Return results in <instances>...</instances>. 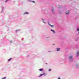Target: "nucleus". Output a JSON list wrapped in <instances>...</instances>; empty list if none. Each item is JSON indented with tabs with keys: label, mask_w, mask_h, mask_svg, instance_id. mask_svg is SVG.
Segmentation results:
<instances>
[{
	"label": "nucleus",
	"mask_w": 79,
	"mask_h": 79,
	"mask_svg": "<svg viewBox=\"0 0 79 79\" xmlns=\"http://www.w3.org/2000/svg\"><path fill=\"white\" fill-rule=\"evenodd\" d=\"M58 79H60V77H59Z\"/></svg>",
	"instance_id": "obj_20"
},
{
	"label": "nucleus",
	"mask_w": 79,
	"mask_h": 79,
	"mask_svg": "<svg viewBox=\"0 0 79 79\" xmlns=\"http://www.w3.org/2000/svg\"><path fill=\"white\" fill-rule=\"evenodd\" d=\"M53 11H54V10L53 9H52V11L53 12Z\"/></svg>",
	"instance_id": "obj_13"
},
{
	"label": "nucleus",
	"mask_w": 79,
	"mask_h": 79,
	"mask_svg": "<svg viewBox=\"0 0 79 79\" xmlns=\"http://www.w3.org/2000/svg\"><path fill=\"white\" fill-rule=\"evenodd\" d=\"M43 21L44 20V19H43ZM43 23H45V22H44V21H43Z\"/></svg>",
	"instance_id": "obj_16"
},
{
	"label": "nucleus",
	"mask_w": 79,
	"mask_h": 79,
	"mask_svg": "<svg viewBox=\"0 0 79 79\" xmlns=\"http://www.w3.org/2000/svg\"><path fill=\"white\" fill-rule=\"evenodd\" d=\"M61 6H59V8H61Z\"/></svg>",
	"instance_id": "obj_10"
},
{
	"label": "nucleus",
	"mask_w": 79,
	"mask_h": 79,
	"mask_svg": "<svg viewBox=\"0 0 79 79\" xmlns=\"http://www.w3.org/2000/svg\"><path fill=\"white\" fill-rule=\"evenodd\" d=\"M6 79V77H5L3 78H2V79Z\"/></svg>",
	"instance_id": "obj_12"
},
{
	"label": "nucleus",
	"mask_w": 79,
	"mask_h": 79,
	"mask_svg": "<svg viewBox=\"0 0 79 79\" xmlns=\"http://www.w3.org/2000/svg\"><path fill=\"white\" fill-rule=\"evenodd\" d=\"M31 2H33L34 3H35V2L34 1H31Z\"/></svg>",
	"instance_id": "obj_15"
},
{
	"label": "nucleus",
	"mask_w": 79,
	"mask_h": 79,
	"mask_svg": "<svg viewBox=\"0 0 79 79\" xmlns=\"http://www.w3.org/2000/svg\"><path fill=\"white\" fill-rule=\"evenodd\" d=\"M53 45H54V44H53Z\"/></svg>",
	"instance_id": "obj_22"
},
{
	"label": "nucleus",
	"mask_w": 79,
	"mask_h": 79,
	"mask_svg": "<svg viewBox=\"0 0 79 79\" xmlns=\"http://www.w3.org/2000/svg\"><path fill=\"white\" fill-rule=\"evenodd\" d=\"M57 51H60V48H57Z\"/></svg>",
	"instance_id": "obj_5"
},
{
	"label": "nucleus",
	"mask_w": 79,
	"mask_h": 79,
	"mask_svg": "<svg viewBox=\"0 0 79 79\" xmlns=\"http://www.w3.org/2000/svg\"><path fill=\"white\" fill-rule=\"evenodd\" d=\"M69 58L71 59V60H72L73 59V56H69Z\"/></svg>",
	"instance_id": "obj_3"
},
{
	"label": "nucleus",
	"mask_w": 79,
	"mask_h": 79,
	"mask_svg": "<svg viewBox=\"0 0 79 79\" xmlns=\"http://www.w3.org/2000/svg\"><path fill=\"white\" fill-rule=\"evenodd\" d=\"M51 31H52V32H53L54 33H55V31L52 29L51 30Z\"/></svg>",
	"instance_id": "obj_6"
},
{
	"label": "nucleus",
	"mask_w": 79,
	"mask_h": 79,
	"mask_svg": "<svg viewBox=\"0 0 79 79\" xmlns=\"http://www.w3.org/2000/svg\"><path fill=\"white\" fill-rule=\"evenodd\" d=\"M78 66H79L78 65H77V67H78Z\"/></svg>",
	"instance_id": "obj_18"
},
{
	"label": "nucleus",
	"mask_w": 79,
	"mask_h": 79,
	"mask_svg": "<svg viewBox=\"0 0 79 79\" xmlns=\"http://www.w3.org/2000/svg\"><path fill=\"white\" fill-rule=\"evenodd\" d=\"M45 73H44L40 75V76H39V77H40L41 76H42L44 75V76H45Z\"/></svg>",
	"instance_id": "obj_1"
},
{
	"label": "nucleus",
	"mask_w": 79,
	"mask_h": 79,
	"mask_svg": "<svg viewBox=\"0 0 79 79\" xmlns=\"http://www.w3.org/2000/svg\"><path fill=\"white\" fill-rule=\"evenodd\" d=\"M8 1V0L7 1H6L5 2H7V1Z\"/></svg>",
	"instance_id": "obj_19"
},
{
	"label": "nucleus",
	"mask_w": 79,
	"mask_h": 79,
	"mask_svg": "<svg viewBox=\"0 0 79 79\" xmlns=\"http://www.w3.org/2000/svg\"><path fill=\"white\" fill-rule=\"evenodd\" d=\"M77 56H79V51H77Z\"/></svg>",
	"instance_id": "obj_2"
},
{
	"label": "nucleus",
	"mask_w": 79,
	"mask_h": 79,
	"mask_svg": "<svg viewBox=\"0 0 79 79\" xmlns=\"http://www.w3.org/2000/svg\"><path fill=\"white\" fill-rule=\"evenodd\" d=\"M69 11H68L66 12V15H68V14H69Z\"/></svg>",
	"instance_id": "obj_4"
},
{
	"label": "nucleus",
	"mask_w": 79,
	"mask_h": 79,
	"mask_svg": "<svg viewBox=\"0 0 79 79\" xmlns=\"http://www.w3.org/2000/svg\"><path fill=\"white\" fill-rule=\"evenodd\" d=\"M25 14H29V13H28V12H26Z\"/></svg>",
	"instance_id": "obj_9"
},
{
	"label": "nucleus",
	"mask_w": 79,
	"mask_h": 79,
	"mask_svg": "<svg viewBox=\"0 0 79 79\" xmlns=\"http://www.w3.org/2000/svg\"><path fill=\"white\" fill-rule=\"evenodd\" d=\"M42 70H43V69H39V71H42Z\"/></svg>",
	"instance_id": "obj_8"
},
{
	"label": "nucleus",
	"mask_w": 79,
	"mask_h": 79,
	"mask_svg": "<svg viewBox=\"0 0 79 79\" xmlns=\"http://www.w3.org/2000/svg\"><path fill=\"white\" fill-rule=\"evenodd\" d=\"M51 71V69H49L48 70V71Z\"/></svg>",
	"instance_id": "obj_14"
},
{
	"label": "nucleus",
	"mask_w": 79,
	"mask_h": 79,
	"mask_svg": "<svg viewBox=\"0 0 79 79\" xmlns=\"http://www.w3.org/2000/svg\"><path fill=\"white\" fill-rule=\"evenodd\" d=\"M11 58H10V59H9L8 60V61H11Z\"/></svg>",
	"instance_id": "obj_11"
},
{
	"label": "nucleus",
	"mask_w": 79,
	"mask_h": 79,
	"mask_svg": "<svg viewBox=\"0 0 79 79\" xmlns=\"http://www.w3.org/2000/svg\"><path fill=\"white\" fill-rule=\"evenodd\" d=\"M49 26H51V27H53L54 25H52L49 24Z\"/></svg>",
	"instance_id": "obj_7"
},
{
	"label": "nucleus",
	"mask_w": 79,
	"mask_h": 79,
	"mask_svg": "<svg viewBox=\"0 0 79 79\" xmlns=\"http://www.w3.org/2000/svg\"><path fill=\"white\" fill-rule=\"evenodd\" d=\"M8 1V0H7Z\"/></svg>",
	"instance_id": "obj_21"
},
{
	"label": "nucleus",
	"mask_w": 79,
	"mask_h": 79,
	"mask_svg": "<svg viewBox=\"0 0 79 79\" xmlns=\"http://www.w3.org/2000/svg\"><path fill=\"white\" fill-rule=\"evenodd\" d=\"M77 30L78 31H79V28H77Z\"/></svg>",
	"instance_id": "obj_17"
}]
</instances>
